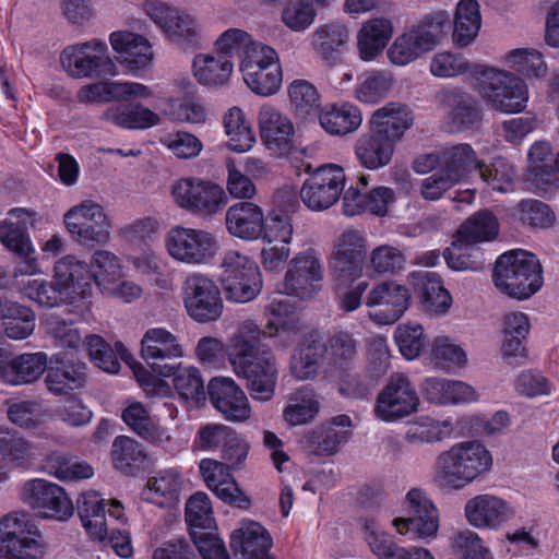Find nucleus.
<instances>
[{"mask_svg": "<svg viewBox=\"0 0 559 559\" xmlns=\"http://www.w3.org/2000/svg\"><path fill=\"white\" fill-rule=\"evenodd\" d=\"M19 293L43 308L66 306L69 312L83 317L90 311L92 287L85 276V262L73 254L56 261L51 281L32 278L17 281Z\"/></svg>", "mask_w": 559, "mask_h": 559, "instance_id": "obj_1", "label": "nucleus"}, {"mask_svg": "<svg viewBox=\"0 0 559 559\" xmlns=\"http://www.w3.org/2000/svg\"><path fill=\"white\" fill-rule=\"evenodd\" d=\"M261 331L257 323L246 320L229 338L227 358L238 378L246 380L253 400H272L277 382V367L271 353H259L255 344Z\"/></svg>", "mask_w": 559, "mask_h": 559, "instance_id": "obj_2", "label": "nucleus"}, {"mask_svg": "<svg viewBox=\"0 0 559 559\" xmlns=\"http://www.w3.org/2000/svg\"><path fill=\"white\" fill-rule=\"evenodd\" d=\"M261 331L257 323L246 320L229 338L227 358L238 378L246 380L253 400H272L277 382V367L271 353H259L255 344Z\"/></svg>", "mask_w": 559, "mask_h": 559, "instance_id": "obj_3", "label": "nucleus"}, {"mask_svg": "<svg viewBox=\"0 0 559 559\" xmlns=\"http://www.w3.org/2000/svg\"><path fill=\"white\" fill-rule=\"evenodd\" d=\"M492 467L493 455L484 442L462 440L438 453L431 478L441 490L460 491L485 479Z\"/></svg>", "mask_w": 559, "mask_h": 559, "instance_id": "obj_4", "label": "nucleus"}, {"mask_svg": "<svg viewBox=\"0 0 559 559\" xmlns=\"http://www.w3.org/2000/svg\"><path fill=\"white\" fill-rule=\"evenodd\" d=\"M117 349L121 358L129 365L138 384L147 397L169 396L171 386L163 378L173 377L174 388L182 400L199 404L205 399L203 380L194 366L163 364L158 368V376H156L135 360L121 344H117Z\"/></svg>", "mask_w": 559, "mask_h": 559, "instance_id": "obj_5", "label": "nucleus"}, {"mask_svg": "<svg viewBox=\"0 0 559 559\" xmlns=\"http://www.w3.org/2000/svg\"><path fill=\"white\" fill-rule=\"evenodd\" d=\"M493 282L508 296L527 299L543 285L542 265L528 251L518 249L504 252L496 261Z\"/></svg>", "mask_w": 559, "mask_h": 559, "instance_id": "obj_6", "label": "nucleus"}, {"mask_svg": "<svg viewBox=\"0 0 559 559\" xmlns=\"http://www.w3.org/2000/svg\"><path fill=\"white\" fill-rule=\"evenodd\" d=\"M475 86L483 99L504 114L521 112L528 102V88L523 79L510 71L475 66L472 70Z\"/></svg>", "mask_w": 559, "mask_h": 559, "instance_id": "obj_7", "label": "nucleus"}, {"mask_svg": "<svg viewBox=\"0 0 559 559\" xmlns=\"http://www.w3.org/2000/svg\"><path fill=\"white\" fill-rule=\"evenodd\" d=\"M449 24L450 17L445 11L428 14L419 24L406 28L394 39L386 51L390 62L404 67L432 50L445 36Z\"/></svg>", "mask_w": 559, "mask_h": 559, "instance_id": "obj_8", "label": "nucleus"}, {"mask_svg": "<svg viewBox=\"0 0 559 559\" xmlns=\"http://www.w3.org/2000/svg\"><path fill=\"white\" fill-rule=\"evenodd\" d=\"M62 222L70 238L80 246H105L111 239V217L95 200L85 199L72 205L63 213Z\"/></svg>", "mask_w": 559, "mask_h": 559, "instance_id": "obj_9", "label": "nucleus"}, {"mask_svg": "<svg viewBox=\"0 0 559 559\" xmlns=\"http://www.w3.org/2000/svg\"><path fill=\"white\" fill-rule=\"evenodd\" d=\"M46 545L32 518L13 512L0 519V559H44Z\"/></svg>", "mask_w": 559, "mask_h": 559, "instance_id": "obj_10", "label": "nucleus"}, {"mask_svg": "<svg viewBox=\"0 0 559 559\" xmlns=\"http://www.w3.org/2000/svg\"><path fill=\"white\" fill-rule=\"evenodd\" d=\"M164 247L175 262L188 266L212 264L219 250L218 240L211 231L181 225L166 233Z\"/></svg>", "mask_w": 559, "mask_h": 559, "instance_id": "obj_11", "label": "nucleus"}, {"mask_svg": "<svg viewBox=\"0 0 559 559\" xmlns=\"http://www.w3.org/2000/svg\"><path fill=\"white\" fill-rule=\"evenodd\" d=\"M219 280L226 299L235 304L254 300L263 288V277L258 263L237 250L224 253Z\"/></svg>", "mask_w": 559, "mask_h": 559, "instance_id": "obj_12", "label": "nucleus"}, {"mask_svg": "<svg viewBox=\"0 0 559 559\" xmlns=\"http://www.w3.org/2000/svg\"><path fill=\"white\" fill-rule=\"evenodd\" d=\"M278 293L300 300L313 299L322 289L325 275L323 258L319 250L306 248L289 257Z\"/></svg>", "mask_w": 559, "mask_h": 559, "instance_id": "obj_13", "label": "nucleus"}, {"mask_svg": "<svg viewBox=\"0 0 559 559\" xmlns=\"http://www.w3.org/2000/svg\"><path fill=\"white\" fill-rule=\"evenodd\" d=\"M37 214L24 207H15L8 212L0 222V242L12 253L25 261L14 269V277L32 276L41 273L36 258L34 243L27 233L28 226L35 227Z\"/></svg>", "mask_w": 559, "mask_h": 559, "instance_id": "obj_14", "label": "nucleus"}, {"mask_svg": "<svg viewBox=\"0 0 559 559\" xmlns=\"http://www.w3.org/2000/svg\"><path fill=\"white\" fill-rule=\"evenodd\" d=\"M294 224L289 214L271 211L263 221L261 230L260 263L266 273L281 274L292 255Z\"/></svg>", "mask_w": 559, "mask_h": 559, "instance_id": "obj_15", "label": "nucleus"}, {"mask_svg": "<svg viewBox=\"0 0 559 559\" xmlns=\"http://www.w3.org/2000/svg\"><path fill=\"white\" fill-rule=\"evenodd\" d=\"M419 407L420 397L411 379L394 373L378 392L372 413L380 421L396 424L416 414Z\"/></svg>", "mask_w": 559, "mask_h": 559, "instance_id": "obj_16", "label": "nucleus"}, {"mask_svg": "<svg viewBox=\"0 0 559 559\" xmlns=\"http://www.w3.org/2000/svg\"><path fill=\"white\" fill-rule=\"evenodd\" d=\"M60 63L74 79L118 74L107 44L96 38L66 47L60 55Z\"/></svg>", "mask_w": 559, "mask_h": 559, "instance_id": "obj_17", "label": "nucleus"}, {"mask_svg": "<svg viewBox=\"0 0 559 559\" xmlns=\"http://www.w3.org/2000/svg\"><path fill=\"white\" fill-rule=\"evenodd\" d=\"M367 247L366 235L358 229H346L336 237L328 263L338 285L353 283L361 277Z\"/></svg>", "mask_w": 559, "mask_h": 559, "instance_id": "obj_18", "label": "nucleus"}, {"mask_svg": "<svg viewBox=\"0 0 559 559\" xmlns=\"http://www.w3.org/2000/svg\"><path fill=\"white\" fill-rule=\"evenodd\" d=\"M182 302L188 316L199 323L218 320L224 310L221 290L204 273L188 275L182 284Z\"/></svg>", "mask_w": 559, "mask_h": 559, "instance_id": "obj_19", "label": "nucleus"}, {"mask_svg": "<svg viewBox=\"0 0 559 559\" xmlns=\"http://www.w3.org/2000/svg\"><path fill=\"white\" fill-rule=\"evenodd\" d=\"M346 180L343 166L323 164L313 169L304 181L300 189L301 201L311 211L328 210L340 200Z\"/></svg>", "mask_w": 559, "mask_h": 559, "instance_id": "obj_20", "label": "nucleus"}, {"mask_svg": "<svg viewBox=\"0 0 559 559\" xmlns=\"http://www.w3.org/2000/svg\"><path fill=\"white\" fill-rule=\"evenodd\" d=\"M170 194L180 209L200 215H214L227 202L225 191L219 185L193 177L174 181Z\"/></svg>", "mask_w": 559, "mask_h": 559, "instance_id": "obj_21", "label": "nucleus"}, {"mask_svg": "<svg viewBox=\"0 0 559 559\" xmlns=\"http://www.w3.org/2000/svg\"><path fill=\"white\" fill-rule=\"evenodd\" d=\"M21 500L46 519L67 521L72 516L74 507L66 490L47 479L32 478L20 488Z\"/></svg>", "mask_w": 559, "mask_h": 559, "instance_id": "obj_22", "label": "nucleus"}, {"mask_svg": "<svg viewBox=\"0 0 559 559\" xmlns=\"http://www.w3.org/2000/svg\"><path fill=\"white\" fill-rule=\"evenodd\" d=\"M404 507L413 516H396L391 525L401 536L413 531L419 539L435 538L439 532V511L428 493L420 488H412L404 498Z\"/></svg>", "mask_w": 559, "mask_h": 559, "instance_id": "obj_23", "label": "nucleus"}, {"mask_svg": "<svg viewBox=\"0 0 559 559\" xmlns=\"http://www.w3.org/2000/svg\"><path fill=\"white\" fill-rule=\"evenodd\" d=\"M262 145L278 158L289 157L297 151L296 128L293 120L271 104H263L257 116Z\"/></svg>", "mask_w": 559, "mask_h": 559, "instance_id": "obj_24", "label": "nucleus"}, {"mask_svg": "<svg viewBox=\"0 0 559 559\" xmlns=\"http://www.w3.org/2000/svg\"><path fill=\"white\" fill-rule=\"evenodd\" d=\"M409 305V289L395 281H384L374 285L366 298L368 318L378 325L395 323Z\"/></svg>", "mask_w": 559, "mask_h": 559, "instance_id": "obj_25", "label": "nucleus"}, {"mask_svg": "<svg viewBox=\"0 0 559 559\" xmlns=\"http://www.w3.org/2000/svg\"><path fill=\"white\" fill-rule=\"evenodd\" d=\"M515 515V507L495 493H478L464 504L466 522L477 530L498 531L514 520Z\"/></svg>", "mask_w": 559, "mask_h": 559, "instance_id": "obj_26", "label": "nucleus"}, {"mask_svg": "<svg viewBox=\"0 0 559 559\" xmlns=\"http://www.w3.org/2000/svg\"><path fill=\"white\" fill-rule=\"evenodd\" d=\"M109 44L118 55L119 62L132 75H138L153 64V46L141 34L126 29L115 31L109 35Z\"/></svg>", "mask_w": 559, "mask_h": 559, "instance_id": "obj_27", "label": "nucleus"}, {"mask_svg": "<svg viewBox=\"0 0 559 559\" xmlns=\"http://www.w3.org/2000/svg\"><path fill=\"white\" fill-rule=\"evenodd\" d=\"M140 356L151 367V372L158 376L156 364L160 360L180 359L186 356L180 337L164 326L148 328L140 341Z\"/></svg>", "mask_w": 559, "mask_h": 559, "instance_id": "obj_28", "label": "nucleus"}, {"mask_svg": "<svg viewBox=\"0 0 559 559\" xmlns=\"http://www.w3.org/2000/svg\"><path fill=\"white\" fill-rule=\"evenodd\" d=\"M143 13L171 40L189 38L195 34L197 21L163 0H144Z\"/></svg>", "mask_w": 559, "mask_h": 559, "instance_id": "obj_29", "label": "nucleus"}, {"mask_svg": "<svg viewBox=\"0 0 559 559\" xmlns=\"http://www.w3.org/2000/svg\"><path fill=\"white\" fill-rule=\"evenodd\" d=\"M207 390L213 405L227 420L241 423L251 417L249 400L234 379L214 378Z\"/></svg>", "mask_w": 559, "mask_h": 559, "instance_id": "obj_30", "label": "nucleus"}, {"mask_svg": "<svg viewBox=\"0 0 559 559\" xmlns=\"http://www.w3.org/2000/svg\"><path fill=\"white\" fill-rule=\"evenodd\" d=\"M48 357L43 352L11 357L10 353L0 346V380L9 385L33 383L45 372Z\"/></svg>", "mask_w": 559, "mask_h": 559, "instance_id": "obj_31", "label": "nucleus"}, {"mask_svg": "<svg viewBox=\"0 0 559 559\" xmlns=\"http://www.w3.org/2000/svg\"><path fill=\"white\" fill-rule=\"evenodd\" d=\"M199 469L206 487L222 501L239 508L250 506L249 498L241 491L228 464L214 459H203Z\"/></svg>", "mask_w": 559, "mask_h": 559, "instance_id": "obj_32", "label": "nucleus"}, {"mask_svg": "<svg viewBox=\"0 0 559 559\" xmlns=\"http://www.w3.org/2000/svg\"><path fill=\"white\" fill-rule=\"evenodd\" d=\"M425 400L433 405H464L479 401V393L467 382L441 377H427L420 383Z\"/></svg>", "mask_w": 559, "mask_h": 559, "instance_id": "obj_33", "label": "nucleus"}, {"mask_svg": "<svg viewBox=\"0 0 559 559\" xmlns=\"http://www.w3.org/2000/svg\"><path fill=\"white\" fill-rule=\"evenodd\" d=\"M153 87L133 81H106L86 84L78 92L81 103H103L110 99H150Z\"/></svg>", "mask_w": 559, "mask_h": 559, "instance_id": "obj_34", "label": "nucleus"}, {"mask_svg": "<svg viewBox=\"0 0 559 559\" xmlns=\"http://www.w3.org/2000/svg\"><path fill=\"white\" fill-rule=\"evenodd\" d=\"M396 201V193L386 186H378L361 194L355 187H349L343 195V212L346 216L369 213L385 216Z\"/></svg>", "mask_w": 559, "mask_h": 559, "instance_id": "obj_35", "label": "nucleus"}, {"mask_svg": "<svg viewBox=\"0 0 559 559\" xmlns=\"http://www.w3.org/2000/svg\"><path fill=\"white\" fill-rule=\"evenodd\" d=\"M186 479L177 468L158 471L141 491L142 500L164 509H174L180 501Z\"/></svg>", "mask_w": 559, "mask_h": 559, "instance_id": "obj_36", "label": "nucleus"}, {"mask_svg": "<svg viewBox=\"0 0 559 559\" xmlns=\"http://www.w3.org/2000/svg\"><path fill=\"white\" fill-rule=\"evenodd\" d=\"M550 144L536 142L528 151L526 182L530 189L540 194L551 193L557 187L556 165Z\"/></svg>", "mask_w": 559, "mask_h": 559, "instance_id": "obj_37", "label": "nucleus"}, {"mask_svg": "<svg viewBox=\"0 0 559 559\" xmlns=\"http://www.w3.org/2000/svg\"><path fill=\"white\" fill-rule=\"evenodd\" d=\"M394 33L390 19L371 17L364 21L356 34L358 57L365 62L374 61L385 49Z\"/></svg>", "mask_w": 559, "mask_h": 559, "instance_id": "obj_38", "label": "nucleus"}, {"mask_svg": "<svg viewBox=\"0 0 559 559\" xmlns=\"http://www.w3.org/2000/svg\"><path fill=\"white\" fill-rule=\"evenodd\" d=\"M264 211L251 201L233 204L226 212L225 223L227 231L245 241L258 240L265 218Z\"/></svg>", "mask_w": 559, "mask_h": 559, "instance_id": "obj_39", "label": "nucleus"}, {"mask_svg": "<svg viewBox=\"0 0 559 559\" xmlns=\"http://www.w3.org/2000/svg\"><path fill=\"white\" fill-rule=\"evenodd\" d=\"M350 34L343 22H330L318 26L310 34V46L324 62L335 63L348 49Z\"/></svg>", "mask_w": 559, "mask_h": 559, "instance_id": "obj_40", "label": "nucleus"}, {"mask_svg": "<svg viewBox=\"0 0 559 559\" xmlns=\"http://www.w3.org/2000/svg\"><path fill=\"white\" fill-rule=\"evenodd\" d=\"M395 142L388 135L371 131L361 133L354 144V154L359 165L369 170H378L390 164Z\"/></svg>", "mask_w": 559, "mask_h": 559, "instance_id": "obj_41", "label": "nucleus"}, {"mask_svg": "<svg viewBox=\"0 0 559 559\" xmlns=\"http://www.w3.org/2000/svg\"><path fill=\"white\" fill-rule=\"evenodd\" d=\"M414 115L405 104L391 102L378 108L368 120V127L396 143L413 126Z\"/></svg>", "mask_w": 559, "mask_h": 559, "instance_id": "obj_42", "label": "nucleus"}, {"mask_svg": "<svg viewBox=\"0 0 559 559\" xmlns=\"http://www.w3.org/2000/svg\"><path fill=\"white\" fill-rule=\"evenodd\" d=\"M320 127L331 135H347L359 129L362 112L349 102L328 103L317 116Z\"/></svg>", "mask_w": 559, "mask_h": 559, "instance_id": "obj_43", "label": "nucleus"}, {"mask_svg": "<svg viewBox=\"0 0 559 559\" xmlns=\"http://www.w3.org/2000/svg\"><path fill=\"white\" fill-rule=\"evenodd\" d=\"M229 545L236 555L252 559L270 551L273 539L259 522L246 519L231 532Z\"/></svg>", "mask_w": 559, "mask_h": 559, "instance_id": "obj_44", "label": "nucleus"}, {"mask_svg": "<svg viewBox=\"0 0 559 559\" xmlns=\"http://www.w3.org/2000/svg\"><path fill=\"white\" fill-rule=\"evenodd\" d=\"M234 72L230 57L213 52H200L192 60V74L200 85L221 87L226 85Z\"/></svg>", "mask_w": 559, "mask_h": 559, "instance_id": "obj_45", "label": "nucleus"}, {"mask_svg": "<svg viewBox=\"0 0 559 559\" xmlns=\"http://www.w3.org/2000/svg\"><path fill=\"white\" fill-rule=\"evenodd\" d=\"M222 126L226 136L225 146L229 151L243 154L257 144L252 123L239 106H233L223 114Z\"/></svg>", "mask_w": 559, "mask_h": 559, "instance_id": "obj_46", "label": "nucleus"}, {"mask_svg": "<svg viewBox=\"0 0 559 559\" xmlns=\"http://www.w3.org/2000/svg\"><path fill=\"white\" fill-rule=\"evenodd\" d=\"M121 418L132 431L151 443L163 445L171 439L170 430L156 424L139 401H127Z\"/></svg>", "mask_w": 559, "mask_h": 559, "instance_id": "obj_47", "label": "nucleus"}, {"mask_svg": "<svg viewBox=\"0 0 559 559\" xmlns=\"http://www.w3.org/2000/svg\"><path fill=\"white\" fill-rule=\"evenodd\" d=\"M454 431L455 425L449 416L420 415L409 423L405 440L415 445L433 444L451 439Z\"/></svg>", "mask_w": 559, "mask_h": 559, "instance_id": "obj_48", "label": "nucleus"}, {"mask_svg": "<svg viewBox=\"0 0 559 559\" xmlns=\"http://www.w3.org/2000/svg\"><path fill=\"white\" fill-rule=\"evenodd\" d=\"M428 356L437 369L448 373H456L467 368L469 362L464 344L444 334L430 341Z\"/></svg>", "mask_w": 559, "mask_h": 559, "instance_id": "obj_49", "label": "nucleus"}, {"mask_svg": "<svg viewBox=\"0 0 559 559\" xmlns=\"http://www.w3.org/2000/svg\"><path fill=\"white\" fill-rule=\"evenodd\" d=\"M102 118L127 130H147L160 123L159 115L140 103L111 105Z\"/></svg>", "mask_w": 559, "mask_h": 559, "instance_id": "obj_50", "label": "nucleus"}, {"mask_svg": "<svg viewBox=\"0 0 559 559\" xmlns=\"http://www.w3.org/2000/svg\"><path fill=\"white\" fill-rule=\"evenodd\" d=\"M36 326L33 309L16 301H0V334L13 341L29 337Z\"/></svg>", "mask_w": 559, "mask_h": 559, "instance_id": "obj_51", "label": "nucleus"}, {"mask_svg": "<svg viewBox=\"0 0 559 559\" xmlns=\"http://www.w3.org/2000/svg\"><path fill=\"white\" fill-rule=\"evenodd\" d=\"M321 397L310 385L297 389L283 409V420L290 427L308 425L319 415Z\"/></svg>", "mask_w": 559, "mask_h": 559, "instance_id": "obj_52", "label": "nucleus"}, {"mask_svg": "<svg viewBox=\"0 0 559 559\" xmlns=\"http://www.w3.org/2000/svg\"><path fill=\"white\" fill-rule=\"evenodd\" d=\"M438 100L448 114L451 131L468 128L478 118L476 102L464 92L455 88L442 90L438 94Z\"/></svg>", "mask_w": 559, "mask_h": 559, "instance_id": "obj_53", "label": "nucleus"}, {"mask_svg": "<svg viewBox=\"0 0 559 559\" xmlns=\"http://www.w3.org/2000/svg\"><path fill=\"white\" fill-rule=\"evenodd\" d=\"M105 499L95 490L82 492L78 498V513L82 525L94 540L106 542L107 525Z\"/></svg>", "mask_w": 559, "mask_h": 559, "instance_id": "obj_54", "label": "nucleus"}, {"mask_svg": "<svg viewBox=\"0 0 559 559\" xmlns=\"http://www.w3.org/2000/svg\"><path fill=\"white\" fill-rule=\"evenodd\" d=\"M122 270L121 259L108 249L95 250L88 264L85 263V273L88 272L90 278L102 294L109 289L116 280L121 278Z\"/></svg>", "mask_w": 559, "mask_h": 559, "instance_id": "obj_55", "label": "nucleus"}, {"mask_svg": "<svg viewBox=\"0 0 559 559\" xmlns=\"http://www.w3.org/2000/svg\"><path fill=\"white\" fill-rule=\"evenodd\" d=\"M481 27V13L477 0H460L456 3L452 38L461 47L468 46L477 37Z\"/></svg>", "mask_w": 559, "mask_h": 559, "instance_id": "obj_56", "label": "nucleus"}, {"mask_svg": "<svg viewBox=\"0 0 559 559\" xmlns=\"http://www.w3.org/2000/svg\"><path fill=\"white\" fill-rule=\"evenodd\" d=\"M441 158L445 166L444 170L456 183L468 180L475 171H479L483 164L474 148L467 143L445 147Z\"/></svg>", "mask_w": 559, "mask_h": 559, "instance_id": "obj_57", "label": "nucleus"}, {"mask_svg": "<svg viewBox=\"0 0 559 559\" xmlns=\"http://www.w3.org/2000/svg\"><path fill=\"white\" fill-rule=\"evenodd\" d=\"M0 455L12 468H27L36 457V448L24 436L0 428Z\"/></svg>", "mask_w": 559, "mask_h": 559, "instance_id": "obj_58", "label": "nucleus"}, {"mask_svg": "<svg viewBox=\"0 0 559 559\" xmlns=\"http://www.w3.org/2000/svg\"><path fill=\"white\" fill-rule=\"evenodd\" d=\"M297 307L287 297H272L264 307L266 319L265 333L275 336L283 332H295L298 329Z\"/></svg>", "mask_w": 559, "mask_h": 559, "instance_id": "obj_59", "label": "nucleus"}, {"mask_svg": "<svg viewBox=\"0 0 559 559\" xmlns=\"http://www.w3.org/2000/svg\"><path fill=\"white\" fill-rule=\"evenodd\" d=\"M61 366L51 368L46 377L48 390L53 394H68L82 388L85 383V367L83 364L68 365L64 354L56 356Z\"/></svg>", "mask_w": 559, "mask_h": 559, "instance_id": "obj_60", "label": "nucleus"}, {"mask_svg": "<svg viewBox=\"0 0 559 559\" xmlns=\"http://www.w3.org/2000/svg\"><path fill=\"white\" fill-rule=\"evenodd\" d=\"M502 63L528 80H544L548 67L544 56L534 48H516L501 57Z\"/></svg>", "mask_w": 559, "mask_h": 559, "instance_id": "obj_61", "label": "nucleus"}, {"mask_svg": "<svg viewBox=\"0 0 559 559\" xmlns=\"http://www.w3.org/2000/svg\"><path fill=\"white\" fill-rule=\"evenodd\" d=\"M393 86L394 78L390 72L371 70L358 76L354 95L362 104L374 105L384 99Z\"/></svg>", "mask_w": 559, "mask_h": 559, "instance_id": "obj_62", "label": "nucleus"}, {"mask_svg": "<svg viewBox=\"0 0 559 559\" xmlns=\"http://www.w3.org/2000/svg\"><path fill=\"white\" fill-rule=\"evenodd\" d=\"M326 5V0H288L282 8L281 21L294 33H304L314 23L318 8Z\"/></svg>", "mask_w": 559, "mask_h": 559, "instance_id": "obj_63", "label": "nucleus"}, {"mask_svg": "<svg viewBox=\"0 0 559 559\" xmlns=\"http://www.w3.org/2000/svg\"><path fill=\"white\" fill-rule=\"evenodd\" d=\"M287 95L295 115L302 119L317 117L322 108L321 95L310 81H292L287 86Z\"/></svg>", "mask_w": 559, "mask_h": 559, "instance_id": "obj_64", "label": "nucleus"}]
</instances>
